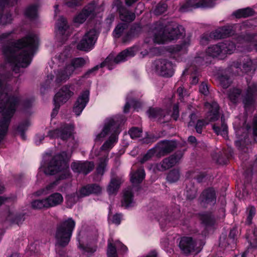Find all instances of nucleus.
<instances>
[{"mask_svg":"<svg viewBox=\"0 0 257 257\" xmlns=\"http://www.w3.org/2000/svg\"><path fill=\"white\" fill-rule=\"evenodd\" d=\"M240 94L241 90L240 89L233 88L230 90L228 97L231 102L236 103L239 99Z\"/></svg>","mask_w":257,"mask_h":257,"instance_id":"40","label":"nucleus"},{"mask_svg":"<svg viewBox=\"0 0 257 257\" xmlns=\"http://www.w3.org/2000/svg\"><path fill=\"white\" fill-rule=\"evenodd\" d=\"M96 14V5L95 3L92 2L85 6L81 11V23L87 18H94Z\"/></svg>","mask_w":257,"mask_h":257,"instance_id":"25","label":"nucleus"},{"mask_svg":"<svg viewBox=\"0 0 257 257\" xmlns=\"http://www.w3.org/2000/svg\"><path fill=\"white\" fill-rule=\"evenodd\" d=\"M135 36V31L133 29H131L128 32H127L124 36H123L122 41L123 43H126L131 40Z\"/></svg>","mask_w":257,"mask_h":257,"instance_id":"53","label":"nucleus"},{"mask_svg":"<svg viewBox=\"0 0 257 257\" xmlns=\"http://www.w3.org/2000/svg\"><path fill=\"white\" fill-rule=\"evenodd\" d=\"M240 65V64H238L237 63H234L231 66L229 69L225 70L223 74L218 76V81H219L220 85L223 88H227L231 84V81L230 77L228 76L230 70L233 71L235 74L239 75L241 71L240 68L239 67Z\"/></svg>","mask_w":257,"mask_h":257,"instance_id":"20","label":"nucleus"},{"mask_svg":"<svg viewBox=\"0 0 257 257\" xmlns=\"http://www.w3.org/2000/svg\"><path fill=\"white\" fill-rule=\"evenodd\" d=\"M120 19L124 22H132L136 18L135 13L131 12L124 7H121L119 9Z\"/></svg>","mask_w":257,"mask_h":257,"instance_id":"31","label":"nucleus"},{"mask_svg":"<svg viewBox=\"0 0 257 257\" xmlns=\"http://www.w3.org/2000/svg\"><path fill=\"white\" fill-rule=\"evenodd\" d=\"M79 195L78 192L70 194L66 197L67 205L71 207L79 200Z\"/></svg>","mask_w":257,"mask_h":257,"instance_id":"42","label":"nucleus"},{"mask_svg":"<svg viewBox=\"0 0 257 257\" xmlns=\"http://www.w3.org/2000/svg\"><path fill=\"white\" fill-rule=\"evenodd\" d=\"M199 218L201 222L206 226H212L215 223V219L209 213H203L199 214Z\"/></svg>","mask_w":257,"mask_h":257,"instance_id":"38","label":"nucleus"},{"mask_svg":"<svg viewBox=\"0 0 257 257\" xmlns=\"http://www.w3.org/2000/svg\"><path fill=\"white\" fill-rule=\"evenodd\" d=\"M167 9V5L166 4H159L155 10L156 15H161L164 13Z\"/></svg>","mask_w":257,"mask_h":257,"instance_id":"54","label":"nucleus"},{"mask_svg":"<svg viewBox=\"0 0 257 257\" xmlns=\"http://www.w3.org/2000/svg\"><path fill=\"white\" fill-rule=\"evenodd\" d=\"M180 154H175L165 158L160 163L157 164L156 169L160 171H163L175 165L181 159Z\"/></svg>","mask_w":257,"mask_h":257,"instance_id":"22","label":"nucleus"},{"mask_svg":"<svg viewBox=\"0 0 257 257\" xmlns=\"http://www.w3.org/2000/svg\"><path fill=\"white\" fill-rule=\"evenodd\" d=\"M123 121V119L120 118L119 116H115L106 120L104 128L102 132L98 135L97 138H103L109 132L112 133V134L109 139L101 146V150L108 151L112 148L114 144L117 140V136L120 132L119 127Z\"/></svg>","mask_w":257,"mask_h":257,"instance_id":"5","label":"nucleus"},{"mask_svg":"<svg viewBox=\"0 0 257 257\" xmlns=\"http://www.w3.org/2000/svg\"><path fill=\"white\" fill-rule=\"evenodd\" d=\"M176 215L173 218L171 217L168 219L166 215L160 217L158 219L160 225L162 227H165L166 225H168L169 226H174L176 223H174V221L178 218L179 216V211L178 210H176Z\"/></svg>","mask_w":257,"mask_h":257,"instance_id":"33","label":"nucleus"},{"mask_svg":"<svg viewBox=\"0 0 257 257\" xmlns=\"http://www.w3.org/2000/svg\"><path fill=\"white\" fill-rule=\"evenodd\" d=\"M81 111L86 106L89 100V91L87 89L83 91L81 94Z\"/></svg>","mask_w":257,"mask_h":257,"instance_id":"47","label":"nucleus"},{"mask_svg":"<svg viewBox=\"0 0 257 257\" xmlns=\"http://www.w3.org/2000/svg\"><path fill=\"white\" fill-rule=\"evenodd\" d=\"M199 91L204 95H207L209 92L208 87L205 83H202L199 86Z\"/></svg>","mask_w":257,"mask_h":257,"instance_id":"58","label":"nucleus"},{"mask_svg":"<svg viewBox=\"0 0 257 257\" xmlns=\"http://www.w3.org/2000/svg\"><path fill=\"white\" fill-rule=\"evenodd\" d=\"M121 219V215L120 214H116L114 215L112 218L111 222L116 225L120 224Z\"/></svg>","mask_w":257,"mask_h":257,"instance_id":"62","label":"nucleus"},{"mask_svg":"<svg viewBox=\"0 0 257 257\" xmlns=\"http://www.w3.org/2000/svg\"><path fill=\"white\" fill-rule=\"evenodd\" d=\"M63 202V197L61 194L55 192L43 199L34 200L31 203L32 207L36 209L49 208L58 206Z\"/></svg>","mask_w":257,"mask_h":257,"instance_id":"10","label":"nucleus"},{"mask_svg":"<svg viewBox=\"0 0 257 257\" xmlns=\"http://www.w3.org/2000/svg\"><path fill=\"white\" fill-rule=\"evenodd\" d=\"M155 153V151L154 150H150L141 160L140 161L141 163H144V162L147 161L150 159H151L154 155Z\"/></svg>","mask_w":257,"mask_h":257,"instance_id":"56","label":"nucleus"},{"mask_svg":"<svg viewBox=\"0 0 257 257\" xmlns=\"http://www.w3.org/2000/svg\"><path fill=\"white\" fill-rule=\"evenodd\" d=\"M145 173L144 169L142 168H139L136 172L132 174L131 180L133 184H138L142 182L145 178Z\"/></svg>","mask_w":257,"mask_h":257,"instance_id":"35","label":"nucleus"},{"mask_svg":"<svg viewBox=\"0 0 257 257\" xmlns=\"http://www.w3.org/2000/svg\"><path fill=\"white\" fill-rule=\"evenodd\" d=\"M18 0H0V20L3 24L10 23L12 21L11 14H6L2 15V11L6 6H13L17 2Z\"/></svg>","mask_w":257,"mask_h":257,"instance_id":"24","label":"nucleus"},{"mask_svg":"<svg viewBox=\"0 0 257 257\" xmlns=\"http://www.w3.org/2000/svg\"><path fill=\"white\" fill-rule=\"evenodd\" d=\"M247 88L243 96V103L245 109L254 106L255 97L257 96V84L254 82L247 80Z\"/></svg>","mask_w":257,"mask_h":257,"instance_id":"15","label":"nucleus"},{"mask_svg":"<svg viewBox=\"0 0 257 257\" xmlns=\"http://www.w3.org/2000/svg\"><path fill=\"white\" fill-rule=\"evenodd\" d=\"M239 25H227L218 28L210 34H204L200 38V43L202 45H206L212 39H219L230 36L234 34L237 29H239Z\"/></svg>","mask_w":257,"mask_h":257,"instance_id":"9","label":"nucleus"},{"mask_svg":"<svg viewBox=\"0 0 257 257\" xmlns=\"http://www.w3.org/2000/svg\"><path fill=\"white\" fill-rule=\"evenodd\" d=\"M132 106L135 109L140 107L141 105V103L135 100L134 99H128L127 98L126 102L124 106L123 111L126 113L128 111L130 106Z\"/></svg>","mask_w":257,"mask_h":257,"instance_id":"44","label":"nucleus"},{"mask_svg":"<svg viewBox=\"0 0 257 257\" xmlns=\"http://www.w3.org/2000/svg\"><path fill=\"white\" fill-rule=\"evenodd\" d=\"M14 37L13 32L2 33L0 34V43L9 42V46L4 48L3 52L13 70L18 73V68L26 67L30 64L38 45V38L36 35L31 34L12 42Z\"/></svg>","mask_w":257,"mask_h":257,"instance_id":"1","label":"nucleus"},{"mask_svg":"<svg viewBox=\"0 0 257 257\" xmlns=\"http://www.w3.org/2000/svg\"><path fill=\"white\" fill-rule=\"evenodd\" d=\"M97 39L96 31L90 30L87 32L81 39V51L88 52L91 50Z\"/></svg>","mask_w":257,"mask_h":257,"instance_id":"19","label":"nucleus"},{"mask_svg":"<svg viewBox=\"0 0 257 257\" xmlns=\"http://www.w3.org/2000/svg\"><path fill=\"white\" fill-rule=\"evenodd\" d=\"M215 5V0H185L181 6L180 11L182 12L196 8H211Z\"/></svg>","mask_w":257,"mask_h":257,"instance_id":"14","label":"nucleus"},{"mask_svg":"<svg viewBox=\"0 0 257 257\" xmlns=\"http://www.w3.org/2000/svg\"><path fill=\"white\" fill-rule=\"evenodd\" d=\"M257 68V59L252 60L246 57L243 61L242 69L245 72L255 71Z\"/></svg>","mask_w":257,"mask_h":257,"instance_id":"30","label":"nucleus"},{"mask_svg":"<svg viewBox=\"0 0 257 257\" xmlns=\"http://www.w3.org/2000/svg\"><path fill=\"white\" fill-rule=\"evenodd\" d=\"M138 51V48L134 46L122 51L115 57L112 55H109L100 66L97 65L89 69L82 76V77L87 78L94 75L99 67L107 66L108 69L111 70L113 68L112 66L113 64L123 62L128 58L134 56Z\"/></svg>","mask_w":257,"mask_h":257,"instance_id":"6","label":"nucleus"},{"mask_svg":"<svg viewBox=\"0 0 257 257\" xmlns=\"http://www.w3.org/2000/svg\"><path fill=\"white\" fill-rule=\"evenodd\" d=\"M90 187L89 185L81 187V197L87 196L91 194Z\"/></svg>","mask_w":257,"mask_h":257,"instance_id":"59","label":"nucleus"},{"mask_svg":"<svg viewBox=\"0 0 257 257\" xmlns=\"http://www.w3.org/2000/svg\"><path fill=\"white\" fill-rule=\"evenodd\" d=\"M108 161V155L99 158L96 168L94 180L95 181H100L103 175Z\"/></svg>","mask_w":257,"mask_h":257,"instance_id":"23","label":"nucleus"},{"mask_svg":"<svg viewBox=\"0 0 257 257\" xmlns=\"http://www.w3.org/2000/svg\"><path fill=\"white\" fill-rule=\"evenodd\" d=\"M80 66V59L77 58L73 59L71 64L67 65L65 69L58 72L57 75L56 81L58 83L66 81L70 75Z\"/></svg>","mask_w":257,"mask_h":257,"instance_id":"17","label":"nucleus"},{"mask_svg":"<svg viewBox=\"0 0 257 257\" xmlns=\"http://www.w3.org/2000/svg\"><path fill=\"white\" fill-rule=\"evenodd\" d=\"M126 26V25L125 24H118L116 27L113 31L114 37L115 38H119L121 36L122 33L123 32Z\"/></svg>","mask_w":257,"mask_h":257,"instance_id":"49","label":"nucleus"},{"mask_svg":"<svg viewBox=\"0 0 257 257\" xmlns=\"http://www.w3.org/2000/svg\"><path fill=\"white\" fill-rule=\"evenodd\" d=\"M20 103L17 95H8L6 83L0 78V112L3 117L0 120V142L6 134L11 118Z\"/></svg>","mask_w":257,"mask_h":257,"instance_id":"2","label":"nucleus"},{"mask_svg":"<svg viewBox=\"0 0 257 257\" xmlns=\"http://www.w3.org/2000/svg\"><path fill=\"white\" fill-rule=\"evenodd\" d=\"M79 3V0H67L66 5L69 8H73L77 7Z\"/></svg>","mask_w":257,"mask_h":257,"instance_id":"61","label":"nucleus"},{"mask_svg":"<svg viewBox=\"0 0 257 257\" xmlns=\"http://www.w3.org/2000/svg\"><path fill=\"white\" fill-rule=\"evenodd\" d=\"M128 133L132 139H135L141 136L142 131L138 127H133L130 130Z\"/></svg>","mask_w":257,"mask_h":257,"instance_id":"50","label":"nucleus"},{"mask_svg":"<svg viewBox=\"0 0 257 257\" xmlns=\"http://www.w3.org/2000/svg\"><path fill=\"white\" fill-rule=\"evenodd\" d=\"M254 14V10L250 8H246L237 10L233 13V15L237 18H246L253 16Z\"/></svg>","mask_w":257,"mask_h":257,"instance_id":"36","label":"nucleus"},{"mask_svg":"<svg viewBox=\"0 0 257 257\" xmlns=\"http://www.w3.org/2000/svg\"><path fill=\"white\" fill-rule=\"evenodd\" d=\"M62 155H58L53 157L50 161L43 165L41 169L47 175H54L59 173V180H62L68 178L69 175L68 165L66 159Z\"/></svg>","mask_w":257,"mask_h":257,"instance_id":"4","label":"nucleus"},{"mask_svg":"<svg viewBox=\"0 0 257 257\" xmlns=\"http://www.w3.org/2000/svg\"><path fill=\"white\" fill-rule=\"evenodd\" d=\"M222 47L220 43L208 48L206 54H201L200 56L195 58L194 62L198 65L209 64L211 62V57L214 58L223 55Z\"/></svg>","mask_w":257,"mask_h":257,"instance_id":"12","label":"nucleus"},{"mask_svg":"<svg viewBox=\"0 0 257 257\" xmlns=\"http://www.w3.org/2000/svg\"><path fill=\"white\" fill-rule=\"evenodd\" d=\"M94 168L93 162L85 161L81 163V173L86 175L91 172Z\"/></svg>","mask_w":257,"mask_h":257,"instance_id":"41","label":"nucleus"},{"mask_svg":"<svg viewBox=\"0 0 257 257\" xmlns=\"http://www.w3.org/2000/svg\"><path fill=\"white\" fill-rule=\"evenodd\" d=\"M116 242L115 245H113L112 243L109 240L108 243V248L107 255V257H118L116 253Z\"/></svg>","mask_w":257,"mask_h":257,"instance_id":"46","label":"nucleus"},{"mask_svg":"<svg viewBox=\"0 0 257 257\" xmlns=\"http://www.w3.org/2000/svg\"><path fill=\"white\" fill-rule=\"evenodd\" d=\"M121 181L120 178H114L111 181L107 187V192L109 194H115L117 192Z\"/></svg>","mask_w":257,"mask_h":257,"instance_id":"32","label":"nucleus"},{"mask_svg":"<svg viewBox=\"0 0 257 257\" xmlns=\"http://www.w3.org/2000/svg\"><path fill=\"white\" fill-rule=\"evenodd\" d=\"M220 44L222 49V51H223V55L227 54H231L236 50V46L232 41L226 40Z\"/></svg>","mask_w":257,"mask_h":257,"instance_id":"34","label":"nucleus"},{"mask_svg":"<svg viewBox=\"0 0 257 257\" xmlns=\"http://www.w3.org/2000/svg\"><path fill=\"white\" fill-rule=\"evenodd\" d=\"M216 193L212 188H209L204 190L200 196V203L202 206L207 207L211 205L216 202Z\"/></svg>","mask_w":257,"mask_h":257,"instance_id":"21","label":"nucleus"},{"mask_svg":"<svg viewBox=\"0 0 257 257\" xmlns=\"http://www.w3.org/2000/svg\"><path fill=\"white\" fill-rule=\"evenodd\" d=\"M121 204L122 206L126 208L132 207L135 204L134 195L131 188H127L124 190Z\"/></svg>","mask_w":257,"mask_h":257,"instance_id":"27","label":"nucleus"},{"mask_svg":"<svg viewBox=\"0 0 257 257\" xmlns=\"http://www.w3.org/2000/svg\"><path fill=\"white\" fill-rule=\"evenodd\" d=\"M179 246L185 253H188L194 249L195 244L191 237H183L180 240Z\"/></svg>","mask_w":257,"mask_h":257,"instance_id":"26","label":"nucleus"},{"mask_svg":"<svg viewBox=\"0 0 257 257\" xmlns=\"http://www.w3.org/2000/svg\"><path fill=\"white\" fill-rule=\"evenodd\" d=\"M255 213V208L254 207H250L248 208V213L246 219V223L250 224L251 220Z\"/></svg>","mask_w":257,"mask_h":257,"instance_id":"55","label":"nucleus"},{"mask_svg":"<svg viewBox=\"0 0 257 257\" xmlns=\"http://www.w3.org/2000/svg\"><path fill=\"white\" fill-rule=\"evenodd\" d=\"M155 66L157 72L161 76L169 77L174 74V65L171 62L167 60H156Z\"/></svg>","mask_w":257,"mask_h":257,"instance_id":"16","label":"nucleus"},{"mask_svg":"<svg viewBox=\"0 0 257 257\" xmlns=\"http://www.w3.org/2000/svg\"><path fill=\"white\" fill-rule=\"evenodd\" d=\"M179 116V107L178 104H175L173 106V112L172 114V118L176 120Z\"/></svg>","mask_w":257,"mask_h":257,"instance_id":"63","label":"nucleus"},{"mask_svg":"<svg viewBox=\"0 0 257 257\" xmlns=\"http://www.w3.org/2000/svg\"><path fill=\"white\" fill-rule=\"evenodd\" d=\"M30 125V123L28 121L25 122L22 124L19 125L17 128V132L20 135L21 138L23 139H25V136L24 132L27 130L28 126Z\"/></svg>","mask_w":257,"mask_h":257,"instance_id":"48","label":"nucleus"},{"mask_svg":"<svg viewBox=\"0 0 257 257\" xmlns=\"http://www.w3.org/2000/svg\"><path fill=\"white\" fill-rule=\"evenodd\" d=\"M68 28L67 23L66 19L61 17L58 20L56 24L55 30L57 35L63 36Z\"/></svg>","mask_w":257,"mask_h":257,"instance_id":"29","label":"nucleus"},{"mask_svg":"<svg viewBox=\"0 0 257 257\" xmlns=\"http://www.w3.org/2000/svg\"><path fill=\"white\" fill-rule=\"evenodd\" d=\"M175 148V144L173 142L163 141L158 144L157 149L160 153L163 155L172 151Z\"/></svg>","mask_w":257,"mask_h":257,"instance_id":"28","label":"nucleus"},{"mask_svg":"<svg viewBox=\"0 0 257 257\" xmlns=\"http://www.w3.org/2000/svg\"><path fill=\"white\" fill-rule=\"evenodd\" d=\"M71 167L74 172L79 173L80 171V164L79 162H74L72 164Z\"/></svg>","mask_w":257,"mask_h":257,"instance_id":"64","label":"nucleus"},{"mask_svg":"<svg viewBox=\"0 0 257 257\" xmlns=\"http://www.w3.org/2000/svg\"><path fill=\"white\" fill-rule=\"evenodd\" d=\"M96 250L95 247H90V246H83L81 245V254H85L86 256H89Z\"/></svg>","mask_w":257,"mask_h":257,"instance_id":"52","label":"nucleus"},{"mask_svg":"<svg viewBox=\"0 0 257 257\" xmlns=\"http://www.w3.org/2000/svg\"><path fill=\"white\" fill-rule=\"evenodd\" d=\"M89 185L91 194H99L101 193L102 189L99 185L96 184H91Z\"/></svg>","mask_w":257,"mask_h":257,"instance_id":"57","label":"nucleus"},{"mask_svg":"<svg viewBox=\"0 0 257 257\" xmlns=\"http://www.w3.org/2000/svg\"><path fill=\"white\" fill-rule=\"evenodd\" d=\"M73 130V126L71 125L61 124L57 129L49 131L48 136L51 138H60L65 140L70 137Z\"/></svg>","mask_w":257,"mask_h":257,"instance_id":"18","label":"nucleus"},{"mask_svg":"<svg viewBox=\"0 0 257 257\" xmlns=\"http://www.w3.org/2000/svg\"><path fill=\"white\" fill-rule=\"evenodd\" d=\"M148 113L150 118L161 119L165 116V111L160 108H150L148 110Z\"/></svg>","mask_w":257,"mask_h":257,"instance_id":"39","label":"nucleus"},{"mask_svg":"<svg viewBox=\"0 0 257 257\" xmlns=\"http://www.w3.org/2000/svg\"><path fill=\"white\" fill-rule=\"evenodd\" d=\"M180 177V173L178 170H173L171 171L167 177V180L173 183L178 180Z\"/></svg>","mask_w":257,"mask_h":257,"instance_id":"45","label":"nucleus"},{"mask_svg":"<svg viewBox=\"0 0 257 257\" xmlns=\"http://www.w3.org/2000/svg\"><path fill=\"white\" fill-rule=\"evenodd\" d=\"M247 238L251 247H257V229L254 230L252 236L250 237L247 236Z\"/></svg>","mask_w":257,"mask_h":257,"instance_id":"51","label":"nucleus"},{"mask_svg":"<svg viewBox=\"0 0 257 257\" xmlns=\"http://www.w3.org/2000/svg\"><path fill=\"white\" fill-rule=\"evenodd\" d=\"M75 225L71 218L63 221L58 225L55 233L57 245L65 246L68 244Z\"/></svg>","mask_w":257,"mask_h":257,"instance_id":"7","label":"nucleus"},{"mask_svg":"<svg viewBox=\"0 0 257 257\" xmlns=\"http://www.w3.org/2000/svg\"><path fill=\"white\" fill-rule=\"evenodd\" d=\"M25 15L30 19L35 18L37 16V7L33 5L28 7L25 10Z\"/></svg>","mask_w":257,"mask_h":257,"instance_id":"43","label":"nucleus"},{"mask_svg":"<svg viewBox=\"0 0 257 257\" xmlns=\"http://www.w3.org/2000/svg\"><path fill=\"white\" fill-rule=\"evenodd\" d=\"M73 95L69 87L64 86L56 93L54 97V104L55 107L52 112V116H55L58 111L60 106L66 103Z\"/></svg>","mask_w":257,"mask_h":257,"instance_id":"13","label":"nucleus"},{"mask_svg":"<svg viewBox=\"0 0 257 257\" xmlns=\"http://www.w3.org/2000/svg\"><path fill=\"white\" fill-rule=\"evenodd\" d=\"M73 112L77 116L80 114V102L78 98L73 106Z\"/></svg>","mask_w":257,"mask_h":257,"instance_id":"60","label":"nucleus"},{"mask_svg":"<svg viewBox=\"0 0 257 257\" xmlns=\"http://www.w3.org/2000/svg\"><path fill=\"white\" fill-rule=\"evenodd\" d=\"M154 33V42L158 44H163L183 35L185 30L182 26L169 24L164 26L161 22H158L155 24Z\"/></svg>","mask_w":257,"mask_h":257,"instance_id":"3","label":"nucleus"},{"mask_svg":"<svg viewBox=\"0 0 257 257\" xmlns=\"http://www.w3.org/2000/svg\"><path fill=\"white\" fill-rule=\"evenodd\" d=\"M237 47L240 51H257V35L246 34L239 36L236 39Z\"/></svg>","mask_w":257,"mask_h":257,"instance_id":"11","label":"nucleus"},{"mask_svg":"<svg viewBox=\"0 0 257 257\" xmlns=\"http://www.w3.org/2000/svg\"><path fill=\"white\" fill-rule=\"evenodd\" d=\"M213 129L217 135H220L224 138H227L228 133L227 126L224 121L222 120V118L221 126L220 127L219 126L214 124L213 125Z\"/></svg>","mask_w":257,"mask_h":257,"instance_id":"37","label":"nucleus"},{"mask_svg":"<svg viewBox=\"0 0 257 257\" xmlns=\"http://www.w3.org/2000/svg\"><path fill=\"white\" fill-rule=\"evenodd\" d=\"M204 109L206 111L205 119L198 120L195 125L196 131L198 134L202 133L203 128L209 122L215 121L219 117V106L216 102L205 103Z\"/></svg>","mask_w":257,"mask_h":257,"instance_id":"8","label":"nucleus"}]
</instances>
